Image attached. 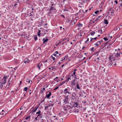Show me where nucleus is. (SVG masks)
Segmentation results:
<instances>
[{"label": "nucleus", "mask_w": 122, "mask_h": 122, "mask_svg": "<svg viewBox=\"0 0 122 122\" xmlns=\"http://www.w3.org/2000/svg\"><path fill=\"white\" fill-rule=\"evenodd\" d=\"M112 59H113V61H114L115 60V59L112 56L111 57V56H110L109 58V61L107 63L108 66L109 67H110L113 64V61H112Z\"/></svg>", "instance_id": "f257e3e1"}, {"label": "nucleus", "mask_w": 122, "mask_h": 122, "mask_svg": "<svg viewBox=\"0 0 122 122\" xmlns=\"http://www.w3.org/2000/svg\"><path fill=\"white\" fill-rule=\"evenodd\" d=\"M36 114H38L37 117L39 118V119L42 118L43 116L42 115V113H41V111L39 110L36 113Z\"/></svg>", "instance_id": "f03ea898"}, {"label": "nucleus", "mask_w": 122, "mask_h": 122, "mask_svg": "<svg viewBox=\"0 0 122 122\" xmlns=\"http://www.w3.org/2000/svg\"><path fill=\"white\" fill-rule=\"evenodd\" d=\"M69 96V95H67L66 96L65 95L64 96L65 99L63 101H64V103L65 104H66L68 103V100Z\"/></svg>", "instance_id": "7ed1b4c3"}, {"label": "nucleus", "mask_w": 122, "mask_h": 122, "mask_svg": "<svg viewBox=\"0 0 122 122\" xmlns=\"http://www.w3.org/2000/svg\"><path fill=\"white\" fill-rule=\"evenodd\" d=\"M114 10H113V9L112 7L110 8L108 10V14L109 13H111L112 14V15H114Z\"/></svg>", "instance_id": "20e7f679"}, {"label": "nucleus", "mask_w": 122, "mask_h": 122, "mask_svg": "<svg viewBox=\"0 0 122 122\" xmlns=\"http://www.w3.org/2000/svg\"><path fill=\"white\" fill-rule=\"evenodd\" d=\"M70 90L68 89L67 88H66L64 91L63 93L66 95L68 93V94H71L70 92Z\"/></svg>", "instance_id": "39448f33"}, {"label": "nucleus", "mask_w": 122, "mask_h": 122, "mask_svg": "<svg viewBox=\"0 0 122 122\" xmlns=\"http://www.w3.org/2000/svg\"><path fill=\"white\" fill-rule=\"evenodd\" d=\"M37 67L39 70L41 69L43 67V65L42 63L41 62H40L37 65Z\"/></svg>", "instance_id": "423d86ee"}, {"label": "nucleus", "mask_w": 122, "mask_h": 122, "mask_svg": "<svg viewBox=\"0 0 122 122\" xmlns=\"http://www.w3.org/2000/svg\"><path fill=\"white\" fill-rule=\"evenodd\" d=\"M48 92H47L46 93V98H49L50 97L51 95V92H49V93L48 94L47 93Z\"/></svg>", "instance_id": "0eeeda50"}, {"label": "nucleus", "mask_w": 122, "mask_h": 122, "mask_svg": "<svg viewBox=\"0 0 122 122\" xmlns=\"http://www.w3.org/2000/svg\"><path fill=\"white\" fill-rule=\"evenodd\" d=\"M55 5L54 4H52L50 8L51 10H55L56 9L55 8Z\"/></svg>", "instance_id": "6e6552de"}, {"label": "nucleus", "mask_w": 122, "mask_h": 122, "mask_svg": "<svg viewBox=\"0 0 122 122\" xmlns=\"http://www.w3.org/2000/svg\"><path fill=\"white\" fill-rule=\"evenodd\" d=\"M102 16L101 15L98 16L97 18L95 20V21H99L101 19Z\"/></svg>", "instance_id": "1a4fd4ad"}, {"label": "nucleus", "mask_w": 122, "mask_h": 122, "mask_svg": "<svg viewBox=\"0 0 122 122\" xmlns=\"http://www.w3.org/2000/svg\"><path fill=\"white\" fill-rule=\"evenodd\" d=\"M53 55L54 56H55L56 57H59L61 55V54L59 53L58 54H53Z\"/></svg>", "instance_id": "9d476101"}, {"label": "nucleus", "mask_w": 122, "mask_h": 122, "mask_svg": "<svg viewBox=\"0 0 122 122\" xmlns=\"http://www.w3.org/2000/svg\"><path fill=\"white\" fill-rule=\"evenodd\" d=\"M39 107V106H38L37 107H36L34 109H33L32 111V113L36 112L37 110V109Z\"/></svg>", "instance_id": "9b49d317"}, {"label": "nucleus", "mask_w": 122, "mask_h": 122, "mask_svg": "<svg viewBox=\"0 0 122 122\" xmlns=\"http://www.w3.org/2000/svg\"><path fill=\"white\" fill-rule=\"evenodd\" d=\"M48 39H45V38L43 39V44H44L45 42H46L48 40Z\"/></svg>", "instance_id": "f8f14e48"}, {"label": "nucleus", "mask_w": 122, "mask_h": 122, "mask_svg": "<svg viewBox=\"0 0 122 122\" xmlns=\"http://www.w3.org/2000/svg\"><path fill=\"white\" fill-rule=\"evenodd\" d=\"M83 10H79V11L78 13H77V14H79V15H81L82 12Z\"/></svg>", "instance_id": "ddd939ff"}, {"label": "nucleus", "mask_w": 122, "mask_h": 122, "mask_svg": "<svg viewBox=\"0 0 122 122\" xmlns=\"http://www.w3.org/2000/svg\"><path fill=\"white\" fill-rule=\"evenodd\" d=\"M73 103V105L74 106V107H77V106L78 105V103H76V102H75V103Z\"/></svg>", "instance_id": "4468645a"}, {"label": "nucleus", "mask_w": 122, "mask_h": 122, "mask_svg": "<svg viewBox=\"0 0 122 122\" xmlns=\"http://www.w3.org/2000/svg\"><path fill=\"white\" fill-rule=\"evenodd\" d=\"M29 60L27 59H25L24 61V62L25 63H29Z\"/></svg>", "instance_id": "2eb2a0df"}, {"label": "nucleus", "mask_w": 122, "mask_h": 122, "mask_svg": "<svg viewBox=\"0 0 122 122\" xmlns=\"http://www.w3.org/2000/svg\"><path fill=\"white\" fill-rule=\"evenodd\" d=\"M66 82V81H63L62 82H61V83L60 84H59V86H61L63 84H64Z\"/></svg>", "instance_id": "dca6fc26"}, {"label": "nucleus", "mask_w": 122, "mask_h": 122, "mask_svg": "<svg viewBox=\"0 0 122 122\" xmlns=\"http://www.w3.org/2000/svg\"><path fill=\"white\" fill-rule=\"evenodd\" d=\"M65 108H66V109H70L71 108V106L67 105V106H66Z\"/></svg>", "instance_id": "f3484780"}, {"label": "nucleus", "mask_w": 122, "mask_h": 122, "mask_svg": "<svg viewBox=\"0 0 122 122\" xmlns=\"http://www.w3.org/2000/svg\"><path fill=\"white\" fill-rule=\"evenodd\" d=\"M10 80H9V81H8V83H9L8 84V85L6 86V87L7 88H9V87H9L10 86Z\"/></svg>", "instance_id": "a211bd4d"}, {"label": "nucleus", "mask_w": 122, "mask_h": 122, "mask_svg": "<svg viewBox=\"0 0 122 122\" xmlns=\"http://www.w3.org/2000/svg\"><path fill=\"white\" fill-rule=\"evenodd\" d=\"M118 104L119 105H120V104L121 105H122V100H119L118 102Z\"/></svg>", "instance_id": "6ab92c4d"}, {"label": "nucleus", "mask_w": 122, "mask_h": 122, "mask_svg": "<svg viewBox=\"0 0 122 122\" xmlns=\"http://www.w3.org/2000/svg\"><path fill=\"white\" fill-rule=\"evenodd\" d=\"M73 112H75L78 113L79 111L78 109H75L73 110Z\"/></svg>", "instance_id": "aec40b11"}, {"label": "nucleus", "mask_w": 122, "mask_h": 122, "mask_svg": "<svg viewBox=\"0 0 122 122\" xmlns=\"http://www.w3.org/2000/svg\"><path fill=\"white\" fill-rule=\"evenodd\" d=\"M111 44H109L106 47L108 49L110 48L111 46Z\"/></svg>", "instance_id": "412c9836"}, {"label": "nucleus", "mask_w": 122, "mask_h": 122, "mask_svg": "<svg viewBox=\"0 0 122 122\" xmlns=\"http://www.w3.org/2000/svg\"><path fill=\"white\" fill-rule=\"evenodd\" d=\"M104 23L107 25L108 23V22L107 20L105 19L104 20Z\"/></svg>", "instance_id": "4be33fe9"}, {"label": "nucleus", "mask_w": 122, "mask_h": 122, "mask_svg": "<svg viewBox=\"0 0 122 122\" xmlns=\"http://www.w3.org/2000/svg\"><path fill=\"white\" fill-rule=\"evenodd\" d=\"M34 39L35 41H36L37 40V35H35L34 36Z\"/></svg>", "instance_id": "5701e85b"}, {"label": "nucleus", "mask_w": 122, "mask_h": 122, "mask_svg": "<svg viewBox=\"0 0 122 122\" xmlns=\"http://www.w3.org/2000/svg\"><path fill=\"white\" fill-rule=\"evenodd\" d=\"M95 33V32L94 31H92L90 33V34L92 36H93L94 35Z\"/></svg>", "instance_id": "b1692460"}, {"label": "nucleus", "mask_w": 122, "mask_h": 122, "mask_svg": "<svg viewBox=\"0 0 122 122\" xmlns=\"http://www.w3.org/2000/svg\"><path fill=\"white\" fill-rule=\"evenodd\" d=\"M79 85L78 84H77L76 85V87L79 90L80 89V87L79 86Z\"/></svg>", "instance_id": "393cba45"}, {"label": "nucleus", "mask_w": 122, "mask_h": 122, "mask_svg": "<svg viewBox=\"0 0 122 122\" xmlns=\"http://www.w3.org/2000/svg\"><path fill=\"white\" fill-rule=\"evenodd\" d=\"M15 64H18L19 63V61L17 60H15Z\"/></svg>", "instance_id": "a878e982"}, {"label": "nucleus", "mask_w": 122, "mask_h": 122, "mask_svg": "<svg viewBox=\"0 0 122 122\" xmlns=\"http://www.w3.org/2000/svg\"><path fill=\"white\" fill-rule=\"evenodd\" d=\"M120 55V54L119 53H117L116 54V55H115L117 57H118V56H119Z\"/></svg>", "instance_id": "bb28decb"}, {"label": "nucleus", "mask_w": 122, "mask_h": 122, "mask_svg": "<svg viewBox=\"0 0 122 122\" xmlns=\"http://www.w3.org/2000/svg\"><path fill=\"white\" fill-rule=\"evenodd\" d=\"M71 85L72 86H74L75 85V82L72 81L71 82Z\"/></svg>", "instance_id": "cd10ccee"}, {"label": "nucleus", "mask_w": 122, "mask_h": 122, "mask_svg": "<svg viewBox=\"0 0 122 122\" xmlns=\"http://www.w3.org/2000/svg\"><path fill=\"white\" fill-rule=\"evenodd\" d=\"M28 89V87H25L23 90L24 91H27Z\"/></svg>", "instance_id": "c85d7f7f"}, {"label": "nucleus", "mask_w": 122, "mask_h": 122, "mask_svg": "<svg viewBox=\"0 0 122 122\" xmlns=\"http://www.w3.org/2000/svg\"><path fill=\"white\" fill-rule=\"evenodd\" d=\"M60 86H59L58 85V86H57V87H55L54 89V90H56L57 89H58V88H59V87Z\"/></svg>", "instance_id": "c756f323"}, {"label": "nucleus", "mask_w": 122, "mask_h": 122, "mask_svg": "<svg viewBox=\"0 0 122 122\" xmlns=\"http://www.w3.org/2000/svg\"><path fill=\"white\" fill-rule=\"evenodd\" d=\"M41 31L40 30H38V32L37 34V35L39 36H40V34H41L40 33Z\"/></svg>", "instance_id": "7c9ffc66"}, {"label": "nucleus", "mask_w": 122, "mask_h": 122, "mask_svg": "<svg viewBox=\"0 0 122 122\" xmlns=\"http://www.w3.org/2000/svg\"><path fill=\"white\" fill-rule=\"evenodd\" d=\"M6 82V80H4V81H3L2 82V84H5V83Z\"/></svg>", "instance_id": "2f4dec72"}, {"label": "nucleus", "mask_w": 122, "mask_h": 122, "mask_svg": "<svg viewBox=\"0 0 122 122\" xmlns=\"http://www.w3.org/2000/svg\"><path fill=\"white\" fill-rule=\"evenodd\" d=\"M98 32H100L101 34H102V30H98Z\"/></svg>", "instance_id": "473e14b6"}, {"label": "nucleus", "mask_w": 122, "mask_h": 122, "mask_svg": "<svg viewBox=\"0 0 122 122\" xmlns=\"http://www.w3.org/2000/svg\"><path fill=\"white\" fill-rule=\"evenodd\" d=\"M100 41H98L96 43L97 44L98 46H99L101 44L100 43Z\"/></svg>", "instance_id": "72a5a7b5"}, {"label": "nucleus", "mask_w": 122, "mask_h": 122, "mask_svg": "<svg viewBox=\"0 0 122 122\" xmlns=\"http://www.w3.org/2000/svg\"><path fill=\"white\" fill-rule=\"evenodd\" d=\"M15 2V4L14 5V8L15 7H16V5H17V3L16 2Z\"/></svg>", "instance_id": "f704fd0d"}, {"label": "nucleus", "mask_w": 122, "mask_h": 122, "mask_svg": "<svg viewBox=\"0 0 122 122\" xmlns=\"http://www.w3.org/2000/svg\"><path fill=\"white\" fill-rule=\"evenodd\" d=\"M94 47H93L91 48V50L92 51V52H93L94 50Z\"/></svg>", "instance_id": "c9c22d12"}, {"label": "nucleus", "mask_w": 122, "mask_h": 122, "mask_svg": "<svg viewBox=\"0 0 122 122\" xmlns=\"http://www.w3.org/2000/svg\"><path fill=\"white\" fill-rule=\"evenodd\" d=\"M51 58L53 59V60L54 61H55V58L54 57H53V56H51Z\"/></svg>", "instance_id": "e433bc0d"}, {"label": "nucleus", "mask_w": 122, "mask_h": 122, "mask_svg": "<svg viewBox=\"0 0 122 122\" xmlns=\"http://www.w3.org/2000/svg\"><path fill=\"white\" fill-rule=\"evenodd\" d=\"M30 80L29 79H27L26 80V81L27 82H28L29 83H30Z\"/></svg>", "instance_id": "4c0bfd02"}, {"label": "nucleus", "mask_w": 122, "mask_h": 122, "mask_svg": "<svg viewBox=\"0 0 122 122\" xmlns=\"http://www.w3.org/2000/svg\"><path fill=\"white\" fill-rule=\"evenodd\" d=\"M71 78L70 77H69L65 81H68L69 79L71 80Z\"/></svg>", "instance_id": "58836bf2"}, {"label": "nucleus", "mask_w": 122, "mask_h": 122, "mask_svg": "<svg viewBox=\"0 0 122 122\" xmlns=\"http://www.w3.org/2000/svg\"><path fill=\"white\" fill-rule=\"evenodd\" d=\"M82 25L80 23H79V24L78 25V26L79 27H81L82 26Z\"/></svg>", "instance_id": "ea45409f"}, {"label": "nucleus", "mask_w": 122, "mask_h": 122, "mask_svg": "<svg viewBox=\"0 0 122 122\" xmlns=\"http://www.w3.org/2000/svg\"><path fill=\"white\" fill-rule=\"evenodd\" d=\"M103 39L105 41H106L108 40V38L106 37H104L103 38Z\"/></svg>", "instance_id": "a19ab883"}, {"label": "nucleus", "mask_w": 122, "mask_h": 122, "mask_svg": "<svg viewBox=\"0 0 122 122\" xmlns=\"http://www.w3.org/2000/svg\"><path fill=\"white\" fill-rule=\"evenodd\" d=\"M108 42L107 43H104L103 44V46H105L106 45V44L107 43H108V42Z\"/></svg>", "instance_id": "79ce46f5"}, {"label": "nucleus", "mask_w": 122, "mask_h": 122, "mask_svg": "<svg viewBox=\"0 0 122 122\" xmlns=\"http://www.w3.org/2000/svg\"><path fill=\"white\" fill-rule=\"evenodd\" d=\"M99 12V10H97V11H95L94 13L95 14H97Z\"/></svg>", "instance_id": "37998d69"}, {"label": "nucleus", "mask_w": 122, "mask_h": 122, "mask_svg": "<svg viewBox=\"0 0 122 122\" xmlns=\"http://www.w3.org/2000/svg\"><path fill=\"white\" fill-rule=\"evenodd\" d=\"M37 118H38V119H39V118H38V117H36L35 118V119L34 121H36L37 120Z\"/></svg>", "instance_id": "c03bdc74"}, {"label": "nucleus", "mask_w": 122, "mask_h": 122, "mask_svg": "<svg viewBox=\"0 0 122 122\" xmlns=\"http://www.w3.org/2000/svg\"><path fill=\"white\" fill-rule=\"evenodd\" d=\"M73 88H74L73 89L75 90H76V89L77 88L76 87V86H74H74H73Z\"/></svg>", "instance_id": "a18cd8bd"}, {"label": "nucleus", "mask_w": 122, "mask_h": 122, "mask_svg": "<svg viewBox=\"0 0 122 122\" xmlns=\"http://www.w3.org/2000/svg\"><path fill=\"white\" fill-rule=\"evenodd\" d=\"M120 1L121 4H120V5L122 7V0H121V1Z\"/></svg>", "instance_id": "49530a36"}, {"label": "nucleus", "mask_w": 122, "mask_h": 122, "mask_svg": "<svg viewBox=\"0 0 122 122\" xmlns=\"http://www.w3.org/2000/svg\"><path fill=\"white\" fill-rule=\"evenodd\" d=\"M49 107L48 106H45V110H46V109Z\"/></svg>", "instance_id": "de8ad7c7"}, {"label": "nucleus", "mask_w": 122, "mask_h": 122, "mask_svg": "<svg viewBox=\"0 0 122 122\" xmlns=\"http://www.w3.org/2000/svg\"><path fill=\"white\" fill-rule=\"evenodd\" d=\"M76 94L75 93H74L72 95V96L73 97H75V96H76Z\"/></svg>", "instance_id": "09e8293b"}, {"label": "nucleus", "mask_w": 122, "mask_h": 122, "mask_svg": "<svg viewBox=\"0 0 122 122\" xmlns=\"http://www.w3.org/2000/svg\"><path fill=\"white\" fill-rule=\"evenodd\" d=\"M4 112H1L0 113V114H1V115H4Z\"/></svg>", "instance_id": "8fccbe9b"}, {"label": "nucleus", "mask_w": 122, "mask_h": 122, "mask_svg": "<svg viewBox=\"0 0 122 122\" xmlns=\"http://www.w3.org/2000/svg\"><path fill=\"white\" fill-rule=\"evenodd\" d=\"M7 78V77L6 76H5L4 77V80H6V78Z\"/></svg>", "instance_id": "3c124183"}, {"label": "nucleus", "mask_w": 122, "mask_h": 122, "mask_svg": "<svg viewBox=\"0 0 122 122\" xmlns=\"http://www.w3.org/2000/svg\"><path fill=\"white\" fill-rule=\"evenodd\" d=\"M59 53H58V52L57 51H55L54 54H58Z\"/></svg>", "instance_id": "603ef678"}, {"label": "nucleus", "mask_w": 122, "mask_h": 122, "mask_svg": "<svg viewBox=\"0 0 122 122\" xmlns=\"http://www.w3.org/2000/svg\"><path fill=\"white\" fill-rule=\"evenodd\" d=\"M94 46H96V47H98V45H97V44L96 43L94 44Z\"/></svg>", "instance_id": "864d4df0"}, {"label": "nucleus", "mask_w": 122, "mask_h": 122, "mask_svg": "<svg viewBox=\"0 0 122 122\" xmlns=\"http://www.w3.org/2000/svg\"><path fill=\"white\" fill-rule=\"evenodd\" d=\"M90 39H91V40L90 41V42H91L92 41H93L92 40H93V38H91Z\"/></svg>", "instance_id": "5fc2aeb1"}, {"label": "nucleus", "mask_w": 122, "mask_h": 122, "mask_svg": "<svg viewBox=\"0 0 122 122\" xmlns=\"http://www.w3.org/2000/svg\"><path fill=\"white\" fill-rule=\"evenodd\" d=\"M97 61H98V62L99 61V60H100V59H99V58L97 57Z\"/></svg>", "instance_id": "6e6d98bb"}, {"label": "nucleus", "mask_w": 122, "mask_h": 122, "mask_svg": "<svg viewBox=\"0 0 122 122\" xmlns=\"http://www.w3.org/2000/svg\"><path fill=\"white\" fill-rule=\"evenodd\" d=\"M74 78L75 79H76V75H74Z\"/></svg>", "instance_id": "4d7b16f0"}, {"label": "nucleus", "mask_w": 122, "mask_h": 122, "mask_svg": "<svg viewBox=\"0 0 122 122\" xmlns=\"http://www.w3.org/2000/svg\"><path fill=\"white\" fill-rule=\"evenodd\" d=\"M3 84H2V83H1V85H0V87H1V88H2V87H3Z\"/></svg>", "instance_id": "13d9d810"}, {"label": "nucleus", "mask_w": 122, "mask_h": 122, "mask_svg": "<svg viewBox=\"0 0 122 122\" xmlns=\"http://www.w3.org/2000/svg\"><path fill=\"white\" fill-rule=\"evenodd\" d=\"M61 62H60V61L58 63V66L60 65L61 64Z\"/></svg>", "instance_id": "bf43d9fd"}, {"label": "nucleus", "mask_w": 122, "mask_h": 122, "mask_svg": "<svg viewBox=\"0 0 122 122\" xmlns=\"http://www.w3.org/2000/svg\"><path fill=\"white\" fill-rule=\"evenodd\" d=\"M114 2L116 4H118V2L117 0H115Z\"/></svg>", "instance_id": "052dcab7"}, {"label": "nucleus", "mask_w": 122, "mask_h": 122, "mask_svg": "<svg viewBox=\"0 0 122 122\" xmlns=\"http://www.w3.org/2000/svg\"><path fill=\"white\" fill-rule=\"evenodd\" d=\"M82 103H83L84 104H85L86 103V102L85 101H82Z\"/></svg>", "instance_id": "680f3d73"}, {"label": "nucleus", "mask_w": 122, "mask_h": 122, "mask_svg": "<svg viewBox=\"0 0 122 122\" xmlns=\"http://www.w3.org/2000/svg\"><path fill=\"white\" fill-rule=\"evenodd\" d=\"M61 16H62V17H63L64 18H65V16L64 15H61Z\"/></svg>", "instance_id": "e2e57ef3"}, {"label": "nucleus", "mask_w": 122, "mask_h": 122, "mask_svg": "<svg viewBox=\"0 0 122 122\" xmlns=\"http://www.w3.org/2000/svg\"><path fill=\"white\" fill-rule=\"evenodd\" d=\"M50 106H53L54 105V104H50Z\"/></svg>", "instance_id": "0e129e2a"}, {"label": "nucleus", "mask_w": 122, "mask_h": 122, "mask_svg": "<svg viewBox=\"0 0 122 122\" xmlns=\"http://www.w3.org/2000/svg\"><path fill=\"white\" fill-rule=\"evenodd\" d=\"M45 88L44 87L41 89V90H42L43 91L44 90H45Z\"/></svg>", "instance_id": "69168bd1"}, {"label": "nucleus", "mask_w": 122, "mask_h": 122, "mask_svg": "<svg viewBox=\"0 0 122 122\" xmlns=\"http://www.w3.org/2000/svg\"><path fill=\"white\" fill-rule=\"evenodd\" d=\"M76 73V72L75 71H74L73 73V74L74 75H75Z\"/></svg>", "instance_id": "338daca9"}, {"label": "nucleus", "mask_w": 122, "mask_h": 122, "mask_svg": "<svg viewBox=\"0 0 122 122\" xmlns=\"http://www.w3.org/2000/svg\"><path fill=\"white\" fill-rule=\"evenodd\" d=\"M68 57V56L67 55H66L64 57L66 58L67 57Z\"/></svg>", "instance_id": "774afa93"}]
</instances>
